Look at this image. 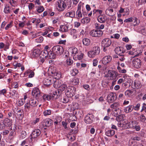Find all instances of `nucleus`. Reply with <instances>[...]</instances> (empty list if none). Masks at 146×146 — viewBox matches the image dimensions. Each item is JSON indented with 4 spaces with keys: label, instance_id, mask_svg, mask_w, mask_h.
Wrapping results in <instances>:
<instances>
[{
    "label": "nucleus",
    "instance_id": "f257e3e1",
    "mask_svg": "<svg viewBox=\"0 0 146 146\" xmlns=\"http://www.w3.org/2000/svg\"><path fill=\"white\" fill-rule=\"evenodd\" d=\"M59 90L55 91L53 94H50L49 95L45 94L42 96L43 99L44 100H55L58 98L60 96Z\"/></svg>",
    "mask_w": 146,
    "mask_h": 146
},
{
    "label": "nucleus",
    "instance_id": "f03ea898",
    "mask_svg": "<svg viewBox=\"0 0 146 146\" xmlns=\"http://www.w3.org/2000/svg\"><path fill=\"white\" fill-rule=\"evenodd\" d=\"M76 92V88L72 86H69L65 90L66 94L69 97L74 96Z\"/></svg>",
    "mask_w": 146,
    "mask_h": 146
},
{
    "label": "nucleus",
    "instance_id": "7ed1b4c3",
    "mask_svg": "<svg viewBox=\"0 0 146 146\" xmlns=\"http://www.w3.org/2000/svg\"><path fill=\"white\" fill-rule=\"evenodd\" d=\"M100 52V48L98 46L94 47L92 50L89 51L88 54L90 57H93L98 54Z\"/></svg>",
    "mask_w": 146,
    "mask_h": 146
},
{
    "label": "nucleus",
    "instance_id": "20e7f679",
    "mask_svg": "<svg viewBox=\"0 0 146 146\" xmlns=\"http://www.w3.org/2000/svg\"><path fill=\"white\" fill-rule=\"evenodd\" d=\"M57 9L59 11H62L64 10L66 5L65 2L62 0H58L56 3Z\"/></svg>",
    "mask_w": 146,
    "mask_h": 146
},
{
    "label": "nucleus",
    "instance_id": "39448f33",
    "mask_svg": "<svg viewBox=\"0 0 146 146\" xmlns=\"http://www.w3.org/2000/svg\"><path fill=\"white\" fill-rule=\"evenodd\" d=\"M52 51L55 55H60L63 54L64 52V49L62 46L57 45L53 47Z\"/></svg>",
    "mask_w": 146,
    "mask_h": 146
},
{
    "label": "nucleus",
    "instance_id": "423d86ee",
    "mask_svg": "<svg viewBox=\"0 0 146 146\" xmlns=\"http://www.w3.org/2000/svg\"><path fill=\"white\" fill-rule=\"evenodd\" d=\"M50 69H49V71L52 74V76L56 79H59L61 76L60 72L56 70L55 68L52 67V68H51Z\"/></svg>",
    "mask_w": 146,
    "mask_h": 146
},
{
    "label": "nucleus",
    "instance_id": "0eeeda50",
    "mask_svg": "<svg viewBox=\"0 0 146 146\" xmlns=\"http://www.w3.org/2000/svg\"><path fill=\"white\" fill-rule=\"evenodd\" d=\"M90 35L93 37H100L103 34V32L100 30H94L90 33Z\"/></svg>",
    "mask_w": 146,
    "mask_h": 146
},
{
    "label": "nucleus",
    "instance_id": "6e6552de",
    "mask_svg": "<svg viewBox=\"0 0 146 146\" xmlns=\"http://www.w3.org/2000/svg\"><path fill=\"white\" fill-rule=\"evenodd\" d=\"M116 95L115 93L111 92L110 93L107 97L108 102L110 103L113 102L116 99Z\"/></svg>",
    "mask_w": 146,
    "mask_h": 146
},
{
    "label": "nucleus",
    "instance_id": "1a4fd4ad",
    "mask_svg": "<svg viewBox=\"0 0 146 146\" xmlns=\"http://www.w3.org/2000/svg\"><path fill=\"white\" fill-rule=\"evenodd\" d=\"M118 76V74L116 71L112 70L108 71V77L110 80H115Z\"/></svg>",
    "mask_w": 146,
    "mask_h": 146
},
{
    "label": "nucleus",
    "instance_id": "9d476101",
    "mask_svg": "<svg viewBox=\"0 0 146 146\" xmlns=\"http://www.w3.org/2000/svg\"><path fill=\"white\" fill-rule=\"evenodd\" d=\"M111 43V40L109 38L103 39L101 42V45L103 47H108Z\"/></svg>",
    "mask_w": 146,
    "mask_h": 146
},
{
    "label": "nucleus",
    "instance_id": "9b49d317",
    "mask_svg": "<svg viewBox=\"0 0 146 146\" xmlns=\"http://www.w3.org/2000/svg\"><path fill=\"white\" fill-rule=\"evenodd\" d=\"M133 66L135 68H140L141 66V62L140 59L137 58L134 59L132 62Z\"/></svg>",
    "mask_w": 146,
    "mask_h": 146
},
{
    "label": "nucleus",
    "instance_id": "f8f14e48",
    "mask_svg": "<svg viewBox=\"0 0 146 146\" xmlns=\"http://www.w3.org/2000/svg\"><path fill=\"white\" fill-rule=\"evenodd\" d=\"M69 24L67 23L65 25H61L60 27L59 30L63 32H67L71 29Z\"/></svg>",
    "mask_w": 146,
    "mask_h": 146
},
{
    "label": "nucleus",
    "instance_id": "ddd939ff",
    "mask_svg": "<svg viewBox=\"0 0 146 146\" xmlns=\"http://www.w3.org/2000/svg\"><path fill=\"white\" fill-rule=\"evenodd\" d=\"M94 116L92 114H89L86 116L84 119V121L86 123L91 124L93 122L92 119Z\"/></svg>",
    "mask_w": 146,
    "mask_h": 146
},
{
    "label": "nucleus",
    "instance_id": "4468645a",
    "mask_svg": "<svg viewBox=\"0 0 146 146\" xmlns=\"http://www.w3.org/2000/svg\"><path fill=\"white\" fill-rule=\"evenodd\" d=\"M40 134L41 131L40 130L38 129H35L33 131L31 134V135L30 136H31V139L33 138H36Z\"/></svg>",
    "mask_w": 146,
    "mask_h": 146
},
{
    "label": "nucleus",
    "instance_id": "2eb2a0df",
    "mask_svg": "<svg viewBox=\"0 0 146 146\" xmlns=\"http://www.w3.org/2000/svg\"><path fill=\"white\" fill-rule=\"evenodd\" d=\"M112 59L111 57L109 55L104 56L102 60V62L104 64H106L111 62Z\"/></svg>",
    "mask_w": 146,
    "mask_h": 146
},
{
    "label": "nucleus",
    "instance_id": "dca6fc26",
    "mask_svg": "<svg viewBox=\"0 0 146 146\" xmlns=\"http://www.w3.org/2000/svg\"><path fill=\"white\" fill-rule=\"evenodd\" d=\"M115 53L118 55H121L125 52L123 48L122 47H117L115 49Z\"/></svg>",
    "mask_w": 146,
    "mask_h": 146
},
{
    "label": "nucleus",
    "instance_id": "f3484780",
    "mask_svg": "<svg viewBox=\"0 0 146 146\" xmlns=\"http://www.w3.org/2000/svg\"><path fill=\"white\" fill-rule=\"evenodd\" d=\"M32 94L34 96L38 98L40 97V93L38 88H35L33 89Z\"/></svg>",
    "mask_w": 146,
    "mask_h": 146
},
{
    "label": "nucleus",
    "instance_id": "a211bd4d",
    "mask_svg": "<svg viewBox=\"0 0 146 146\" xmlns=\"http://www.w3.org/2000/svg\"><path fill=\"white\" fill-rule=\"evenodd\" d=\"M42 122L43 125L46 127H49L52 124V121L50 119L47 118L43 120Z\"/></svg>",
    "mask_w": 146,
    "mask_h": 146
},
{
    "label": "nucleus",
    "instance_id": "6ab92c4d",
    "mask_svg": "<svg viewBox=\"0 0 146 146\" xmlns=\"http://www.w3.org/2000/svg\"><path fill=\"white\" fill-rule=\"evenodd\" d=\"M53 82L54 80L50 78H45L43 81L44 84L46 86H48L51 85Z\"/></svg>",
    "mask_w": 146,
    "mask_h": 146
},
{
    "label": "nucleus",
    "instance_id": "aec40b11",
    "mask_svg": "<svg viewBox=\"0 0 146 146\" xmlns=\"http://www.w3.org/2000/svg\"><path fill=\"white\" fill-rule=\"evenodd\" d=\"M136 122L135 121H131L128 123H125V126L127 128H134L136 124Z\"/></svg>",
    "mask_w": 146,
    "mask_h": 146
},
{
    "label": "nucleus",
    "instance_id": "412c9836",
    "mask_svg": "<svg viewBox=\"0 0 146 146\" xmlns=\"http://www.w3.org/2000/svg\"><path fill=\"white\" fill-rule=\"evenodd\" d=\"M69 51L74 56H75L78 53L77 49L74 47H70L69 49Z\"/></svg>",
    "mask_w": 146,
    "mask_h": 146
},
{
    "label": "nucleus",
    "instance_id": "4be33fe9",
    "mask_svg": "<svg viewBox=\"0 0 146 146\" xmlns=\"http://www.w3.org/2000/svg\"><path fill=\"white\" fill-rule=\"evenodd\" d=\"M65 16L67 17L73 18L75 16V12L74 11H71L67 12Z\"/></svg>",
    "mask_w": 146,
    "mask_h": 146
},
{
    "label": "nucleus",
    "instance_id": "5701e85b",
    "mask_svg": "<svg viewBox=\"0 0 146 146\" xmlns=\"http://www.w3.org/2000/svg\"><path fill=\"white\" fill-rule=\"evenodd\" d=\"M134 107L133 105H130L124 109V111L126 113L131 112L133 110Z\"/></svg>",
    "mask_w": 146,
    "mask_h": 146
},
{
    "label": "nucleus",
    "instance_id": "b1692460",
    "mask_svg": "<svg viewBox=\"0 0 146 146\" xmlns=\"http://www.w3.org/2000/svg\"><path fill=\"white\" fill-rule=\"evenodd\" d=\"M40 51L39 49H36L34 50L33 52V56L34 57H37L40 54Z\"/></svg>",
    "mask_w": 146,
    "mask_h": 146
},
{
    "label": "nucleus",
    "instance_id": "393cba45",
    "mask_svg": "<svg viewBox=\"0 0 146 146\" xmlns=\"http://www.w3.org/2000/svg\"><path fill=\"white\" fill-rule=\"evenodd\" d=\"M113 9H112L109 8L106 10L105 13L107 15L111 16L113 14Z\"/></svg>",
    "mask_w": 146,
    "mask_h": 146
},
{
    "label": "nucleus",
    "instance_id": "a878e982",
    "mask_svg": "<svg viewBox=\"0 0 146 146\" xmlns=\"http://www.w3.org/2000/svg\"><path fill=\"white\" fill-rule=\"evenodd\" d=\"M4 12L6 14L10 13L11 14V16H12V10L10 9V8L8 6L5 7L4 11Z\"/></svg>",
    "mask_w": 146,
    "mask_h": 146
},
{
    "label": "nucleus",
    "instance_id": "bb28decb",
    "mask_svg": "<svg viewBox=\"0 0 146 146\" xmlns=\"http://www.w3.org/2000/svg\"><path fill=\"white\" fill-rule=\"evenodd\" d=\"M115 133V131L113 130H110L107 131L106 133V134L108 136L111 137Z\"/></svg>",
    "mask_w": 146,
    "mask_h": 146
},
{
    "label": "nucleus",
    "instance_id": "cd10ccee",
    "mask_svg": "<svg viewBox=\"0 0 146 146\" xmlns=\"http://www.w3.org/2000/svg\"><path fill=\"white\" fill-rule=\"evenodd\" d=\"M48 51H47L46 50H44L40 52V55L42 57L46 58L48 57Z\"/></svg>",
    "mask_w": 146,
    "mask_h": 146
},
{
    "label": "nucleus",
    "instance_id": "c85d7f7f",
    "mask_svg": "<svg viewBox=\"0 0 146 146\" xmlns=\"http://www.w3.org/2000/svg\"><path fill=\"white\" fill-rule=\"evenodd\" d=\"M66 85L63 84L62 85H60V87H59L58 88H59V89L56 90V91L59 90V92L60 93V96L61 93V92L63 91H64L65 88H66Z\"/></svg>",
    "mask_w": 146,
    "mask_h": 146
},
{
    "label": "nucleus",
    "instance_id": "c756f323",
    "mask_svg": "<svg viewBox=\"0 0 146 146\" xmlns=\"http://www.w3.org/2000/svg\"><path fill=\"white\" fill-rule=\"evenodd\" d=\"M83 54L80 53L78 54L77 55L74 56L73 58L74 60H80L82 59L83 57Z\"/></svg>",
    "mask_w": 146,
    "mask_h": 146
},
{
    "label": "nucleus",
    "instance_id": "7c9ffc66",
    "mask_svg": "<svg viewBox=\"0 0 146 146\" xmlns=\"http://www.w3.org/2000/svg\"><path fill=\"white\" fill-rule=\"evenodd\" d=\"M55 55L52 51L50 50L49 51L48 57L50 59H54L56 58Z\"/></svg>",
    "mask_w": 146,
    "mask_h": 146
},
{
    "label": "nucleus",
    "instance_id": "2f4dec72",
    "mask_svg": "<svg viewBox=\"0 0 146 146\" xmlns=\"http://www.w3.org/2000/svg\"><path fill=\"white\" fill-rule=\"evenodd\" d=\"M98 20L100 23H103L105 22L106 20L104 16L103 15H100L98 17Z\"/></svg>",
    "mask_w": 146,
    "mask_h": 146
},
{
    "label": "nucleus",
    "instance_id": "473e14b6",
    "mask_svg": "<svg viewBox=\"0 0 146 146\" xmlns=\"http://www.w3.org/2000/svg\"><path fill=\"white\" fill-rule=\"evenodd\" d=\"M83 44L86 46L89 45L90 43V41L89 39L88 38H85L83 40Z\"/></svg>",
    "mask_w": 146,
    "mask_h": 146
},
{
    "label": "nucleus",
    "instance_id": "72a5a7b5",
    "mask_svg": "<svg viewBox=\"0 0 146 146\" xmlns=\"http://www.w3.org/2000/svg\"><path fill=\"white\" fill-rule=\"evenodd\" d=\"M36 103V101L35 100H30L29 102V103L31 105V106L33 107H35L37 106Z\"/></svg>",
    "mask_w": 146,
    "mask_h": 146
},
{
    "label": "nucleus",
    "instance_id": "f704fd0d",
    "mask_svg": "<svg viewBox=\"0 0 146 146\" xmlns=\"http://www.w3.org/2000/svg\"><path fill=\"white\" fill-rule=\"evenodd\" d=\"M137 19L135 17L133 18V21L131 23V25L132 26H135L137 25L139 23H137Z\"/></svg>",
    "mask_w": 146,
    "mask_h": 146
},
{
    "label": "nucleus",
    "instance_id": "c9c22d12",
    "mask_svg": "<svg viewBox=\"0 0 146 146\" xmlns=\"http://www.w3.org/2000/svg\"><path fill=\"white\" fill-rule=\"evenodd\" d=\"M69 97L67 96L64 97L63 98H61L60 101L64 103H66L69 101Z\"/></svg>",
    "mask_w": 146,
    "mask_h": 146
},
{
    "label": "nucleus",
    "instance_id": "e433bc0d",
    "mask_svg": "<svg viewBox=\"0 0 146 146\" xmlns=\"http://www.w3.org/2000/svg\"><path fill=\"white\" fill-rule=\"evenodd\" d=\"M72 83L74 85H77L79 82V80L78 78L75 77L72 80Z\"/></svg>",
    "mask_w": 146,
    "mask_h": 146
},
{
    "label": "nucleus",
    "instance_id": "4c0bfd02",
    "mask_svg": "<svg viewBox=\"0 0 146 146\" xmlns=\"http://www.w3.org/2000/svg\"><path fill=\"white\" fill-rule=\"evenodd\" d=\"M90 19L88 17H85L81 20V22L83 24L88 23L90 22Z\"/></svg>",
    "mask_w": 146,
    "mask_h": 146
},
{
    "label": "nucleus",
    "instance_id": "58836bf2",
    "mask_svg": "<svg viewBox=\"0 0 146 146\" xmlns=\"http://www.w3.org/2000/svg\"><path fill=\"white\" fill-rule=\"evenodd\" d=\"M118 116H117L116 118V120L117 121H123V118L124 115L123 114H120V115H117Z\"/></svg>",
    "mask_w": 146,
    "mask_h": 146
},
{
    "label": "nucleus",
    "instance_id": "ea45409f",
    "mask_svg": "<svg viewBox=\"0 0 146 146\" xmlns=\"http://www.w3.org/2000/svg\"><path fill=\"white\" fill-rule=\"evenodd\" d=\"M31 105L28 103H27L25 104V108L26 111H28L31 110Z\"/></svg>",
    "mask_w": 146,
    "mask_h": 146
},
{
    "label": "nucleus",
    "instance_id": "a19ab883",
    "mask_svg": "<svg viewBox=\"0 0 146 146\" xmlns=\"http://www.w3.org/2000/svg\"><path fill=\"white\" fill-rule=\"evenodd\" d=\"M12 120L8 118H6L5 120V123H7L8 126H11L12 125Z\"/></svg>",
    "mask_w": 146,
    "mask_h": 146
},
{
    "label": "nucleus",
    "instance_id": "79ce46f5",
    "mask_svg": "<svg viewBox=\"0 0 146 146\" xmlns=\"http://www.w3.org/2000/svg\"><path fill=\"white\" fill-rule=\"evenodd\" d=\"M51 113V111L50 110H45L43 112L44 115L45 116L50 115Z\"/></svg>",
    "mask_w": 146,
    "mask_h": 146
},
{
    "label": "nucleus",
    "instance_id": "37998d69",
    "mask_svg": "<svg viewBox=\"0 0 146 146\" xmlns=\"http://www.w3.org/2000/svg\"><path fill=\"white\" fill-rule=\"evenodd\" d=\"M54 84H53V86L56 88H58L60 87V84L59 83V82L57 80H56L55 81H54Z\"/></svg>",
    "mask_w": 146,
    "mask_h": 146
},
{
    "label": "nucleus",
    "instance_id": "c03bdc74",
    "mask_svg": "<svg viewBox=\"0 0 146 146\" xmlns=\"http://www.w3.org/2000/svg\"><path fill=\"white\" fill-rule=\"evenodd\" d=\"M17 0H9V2L13 6H15L17 5Z\"/></svg>",
    "mask_w": 146,
    "mask_h": 146
},
{
    "label": "nucleus",
    "instance_id": "a18cd8bd",
    "mask_svg": "<svg viewBox=\"0 0 146 146\" xmlns=\"http://www.w3.org/2000/svg\"><path fill=\"white\" fill-rule=\"evenodd\" d=\"M78 72V70L76 69H74L72 70L71 72V75L72 76H76Z\"/></svg>",
    "mask_w": 146,
    "mask_h": 146
},
{
    "label": "nucleus",
    "instance_id": "49530a36",
    "mask_svg": "<svg viewBox=\"0 0 146 146\" xmlns=\"http://www.w3.org/2000/svg\"><path fill=\"white\" fill-rule=\"evenodd\" d=\"M43 40V38L42 36H41L37 38L35 40V42L37 43L42 42Z\"/></svg>",
    "mask_w": 146,
    "mask_h": 146
},
{
    "label": "nucleus",
    "instance_id": "de8ad7c7",
    "mask_svg": "<svg viewBox=\"0 0 146 146\" xmlns=\"http://www.w3.org/2000/svg\"><path fill=\"white\" fill-rule=\"evenodd\" d=\"M73 63V61L71 59L69 58L66 59V64L68 65H71Z\"/></svg>",
    "mask_w": 146,
    "mask_h": 146
},
{
    "label": "nucleus",
    "instance_id": "09e8293b",
    "mask_svg": "<svg viewBox=\"0 0 146 146\" xmlns=\"http://www.w3.org/2000/svg\"><path fill=\"white\" fill-rule=\"evenodd\" d=\"M45 58L40 56V59L38 60V63L40 64H42L45 61Z\"/></svg>",
    "mask_w": 146,
    "mask_h": 146
},
{
    "label": "nucleus",
    "instance_id": "8fccbe9b",
    "mask_svg": "<svg viewBox=\"0 0 146 146\" xmlns=\"http://www.w3.org/2000/svg\"><path fill=\"white\" fill-rule=\"evenodd\" d=\"M134 84L135 86H137V88H141L142 86V85L139 82H134Z\"/></svg>",
    "mask_w": 146,
    "mask_h": 146
},
{
    "label": "nucleus",
    "instance_id": "3c124183",
    "mask_svg": "<svg viewBox=\"0 0 146 146\" xmlns=\"http://www.w3.org/2000/svg\"><path fill=\"white\" fill-rule=\"evenodd\" d=\"M133 92L130 90H128L126 91L125 92V94L127 96H130V95L132 94Z\"/></svg>",
    "mask_w": 146,
    "mask_h": 146
},
{
    "label": "nucleus",
    "instance_id": "603ef678",
    "mask_svg": "<svg viewBox=\"0 0 146 146\" xmlns=\"http://www.w3.org/2000/svg\"><path fill=\"white\" fill-rule=\"evenodd\" d=\"M117 57L121 61H123L125 59L124 55L123 54L119 55V57Z\"/></svg>",
    "mask_w": 146,
    "mask_h": 146
},
{
    "label": "nucleus",
    "instance_id": "864d4df0",
    "mask_svg": "<svg viewBox=\"0 0 146 146\" xmlns=\"http://www.w3.org/2000/svg\"><path fill=\"white\" fill-rule=\"evenodd\" d=\"M114 111H118L117 113H116L115 114V115H114L115 116H117V115L121 113V110L118 108H116L114 110Z\"/></svg>",
    "mask_w": 146,
    "mask_h": 146
},
{
    "label": "nucleus",
    "instance_id": "5fc2aeb1",
    "mask_svg": "<svg viewBox=\"0 0 146 146\" xmlns=\"http://www.w3.org/2000/svg\"><path fill=\"white\" fill-rule=\"evenodd\" d=\"M119 104L117 103H114L111 106V108H112L115 109V108L118 107Z\"/></svg>",
    "mask_w": 146,
    "mask_h": 146
},
{
    "label": "nucleus",
    "instance_id": "6e6d98bb",
    "mask_svg": "<svg viewBox=\"0 0 146 146\" xmlns=\"http://www.w3.org/2000/svg\"><path fill=\"white\" fill-rule=\"evenodd\" d=\"M117 69L120 72L122 73H125L126 72V71L125 69H121L120 67L118 66L117 67Z\"/></svg>",
    "mask_w": 146,
    "mask_h": 146
},
{
    "label": "nucleus",
    "instance_id": "4d7b16f0",
    "mask_svg": "<svg viewBox=\"0 0 146 146\" xmlns=\"http://www.w3.org/2000/svg\"><path fill=\"white\" fill-rule=\"evenodd\" d=\"M76 15L78 17H82V14L80 10H77L76 11Z\"/></svg>",
    "mask_w": 146,
    "mask_h": 146
},
{
    "label": "nucleus",
    "instance_id": "13d9d810",
    "mask_svg": "<svg viewBox=\"0 0 146 146\" xmlns=\"http://www.w3.org/2000/svg\"><path fill=\"white\" fill-rule=\"evenodd\" d=\"M44 8L43 6H42L38 7L37 9V11L39 13H41L44 11Z\"/></svg>",
    "mask_w": 146,
    "mask_h": 146
},
{
    "label": "nucleus",
    "instance_id": "bf43d9fd",
    "mask_svg": "<svg viewBox=\"0 0 146 146\" xmlns=\"http://www.w3.org/2000/svg\"><path fill=\"white\" fill-rule=\"evenodd\" d=\"M29 73V78H32L34 76L35 73L32 70H30V73Z\"/></svg>",
    "mask_w": 146,
    "mask_h": 146
},
{
    "label": "nucleus",
    "instance_id": "052dcab7",
    "mask_svg": "<svg viewBox=\"0 0 146 146\" xmlns=\"http://www.w3.org/2000/svg\"><path fill=\"white\" fill-rule=\"evenodd\" d=\"M140 118L141 121L144 122L146 120L145 117L143 114L141 115L140 116Z\"/></svg>",
    "mask_w": 146,
    "mask_h": 146
},
{
    "label": "nucleus",
    "instance_id": "680f3d73",
    "mask_svg": "<svg viewBox=\"0 0 146 146\" xmlns=\"http://www.w3.org/2000/svg\"><path fill=\"white\" fill-rule=\"evenodd\" d=\"M133 21V18L131 17L128 18L127 19H125L124 22L125 23H128L129 22H131Z\"/></svg>",
    "mask_w": 146,
    "mask_h": 146
},
{
    "label": "nucleus",
    "instance_id": "e2e57ef3",
    "mask_svg": "<svg viewBox=\"0 0 146 146\" xmlns=\"http://www.w3.org/2000/svg\"><path fill=\"white\" fill-rule=\"evenodd\" d=\"M21 110H19L18 111V113H19V114L18 115L19 116H20L21 118H22L24 116V114L23 113V112Z\"/></svg>",
    "mask_w": 146,
    "mask_h": 146
},
{
    "label": "nucleus",
    "instance_id": "0e129e2a",
    "mask_svg": "<svg viewBox=\"0 0 146 146\" xmlns=\"http://www.w3.org/2000/svg\"><path fill=\"white\" fill-rule=\"evenodd\" d=\"M120 121V122L118 124L119 127H124L125 124H123V120Z\"/></svg>",
    "mask_w": 146,
    "mask_h": 146
},
{
    "label": "nucleus",
    "instance_id": "69168bd1",
    "mask_svg": "<svg viewBox=\"0 0 146 146\" xmlns=\"http://www.w3.org/2000/svg\"><path fill=\"white\" fill-rule=\"evenodd\" d=\"M24 104V102L23 101V100L21 99L19 100L17 103V105L19 106H22Z\"/></svg>",
    "mask_w": 146,
    "mask_h": 146
},
{
    "label": "nucleus",
    "instance_id": "338daca9",
    "mask_svg": "<svg viewBox=\"0 0 146 146\" xmlns=\"http://www.w3.org/2000/svg\"><path fill=\"white\" fill-rule=\"evenodd\" d=\"M131 139L133 140L139 141L141 140V138L138 137H131Z\"/></svg>",
    "mask_w": 146,
    "mask_h": 146
},
{
    "label": "nucleus",
    "instance_id": "774afa93",
    "mask_svg": "<svg viewBox=\"0 0 146 146\" xmlns=\"http://www.w3.org/2000/svg\"><path fill=\"white\" fill-rule=\"evenodd\" d=\"M39 118H36L34 120L33 122H32V124L33 125L35 124L39 121Z\"/></svg>",
    "mask_w": 146,
    "mask_h": 146
}]
</instances>
